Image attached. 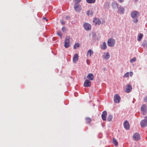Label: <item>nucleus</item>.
Here are the masks:
<instances>
[{"instance_id":"1","label":"nucleus","mask_w":147,"mask_h":147,"mask_svg":"<svg viewBox=\"0 0 147 147\" xmlns=\"http://www.w3.org/2000/svg\"><path fill=\"white\" fill-rule=\"evenodd\" d=\"M70 38L69 36H66L65 38L64 46L66 48H67L70 46L69 39Z\"/></svg>"},{"instance_id":"2","label":"nucleus","mask_w":147,"mask_h":147,"mask_svg":"<svg viewBox=\"0 0 147 147\" xmlns=\"http://www.w3.org/2000/svg\"><path fill=\"white\" fill-rule=\"evenodd\" d=\"M115 43V40L114 39L110 38L107 41V45L109 47H112L114 46Z\"/></svg>"},{"instance_id":"3","label":"nucleus","mask_w":147,"mask_h":147,"mask_svg":"<svg viewBox=\"0 0 147 147\" xmlns=\"http://www.w3.org/2000/svg\"><path fill=\"white\" fill-rule=\"evenodd\" d=\"M121 97L117 94L115 95L114 97V102L116 103H119L120 101Z\"/></svg>"},{"instance_id":"4","label":"nucleus","mask_w":147,"mask_h":147,"mask_svg":"<svg viewBox=\"0 0 147 147\" xmlns=\"http://www.w3.org/2000/svg\"><path fill=\"white\" fill-rule=\"evenodd\" d=\"M139 16V12L136 11H132L131 13V16L132 18H137Z\"/></svg>"},{"instance_id":"5","label":"nucleus","mask_w":147,"mask_h":147,"mask_svg":"<svg viewBox=\"0 0 147 147\" xmlns=\"http://www.w3.org/2000/svg\"><path fill=\"white\" fill-rule=\"evenodd\" d=\"M78 3H76L74 5V9L75 10L76 12L80 11L81 10V8L80 4Z\"/></svg>"},{"instance_id":"6","label":"nucleus","mask_w":147,"mask_h":147,"mask_svg":"<svg viewBox=\"0 0 147 147\" xmlns=\"http://www.w3.org/2000/svg\"><path fill=\"white\" fill-rule=\"evenodd\" d=\"M83 26L85 29L87 31H89L91 29V26L90 24L88 23H85L83 24Z\"/></svg>"},{"instance_id":"7","label":"nucleus","mask_w":147,"mask_h":147,"mask_svg":"<svg viewBox=\"0 0 147 147\" xmlns=\"http://www.w3.org/2000/svg\"><path fill=\"white\" fill-rule=\"evenodd\" d=\"M123 126L124 128L126 129H129L130 128V125L129 124L128 122V121L127 120H126L124 121L123 123Z\"/></svg>"},{"instance_id":"8","label":"nucleus","mask_w":147,"mask_h":147,"mask_svg":"<svg viewBox=\"0 0 147 147\" xmlns=\"http://www.w3.org/2000/svg\"><path fill=\"white\" fill-rule=\"evenodd\" d=\"M133 138L135 140L137 141L140 139V137L139 134L135 133L133 135Z\"/></svg>"},{"instance_id":"9","label":"nucleus","mask_w":147,"mask_h":147,"mask_svg":"<svg viewBox=\"0 0 147 147\" xmlns=\"http://www.w3.org/2000/svg\"><path fill=\"white\" fill-rule=\"evenodd\" d=\"M91 82L88 80H86L84 84V86L85 87H89L91 86Z\"/></svg>"},{"instance_id":"10","label":"nucleus","mask_w":147,"mask_h":147,"mask_svg":"<svg viewBox=\"0 0 147 147\" xmlns=\"http://www.w3.org/2000/svg\"><path fill=\"white\" fill-rule=\"evenodd\" d=\"M107 115V111H105L102 112L101 115V117L103 120L105 121L106 120V117Z\"/></svg>"},{"instance_id":"11","label":"nucleus","mask_w":147,"mask_h":147,"mask_svg":"<svg viewBox=\"0 0 147 147\" xmlns=\"http://www.w3.org/2000/svg\"><path fill=\"white\" fill-rule=\"evenodd\" d=\"M140 125L142 127H145L147 125V120L144 119L141 121Z\"/></svg>"},{"instance_id":"12","label":"nucleus","mask_w":147,"mask_h":147,"mask_svg":"<svg viewBox=\"0 0 147 147\" xmlns=\"http://www.w3.org/2000/svg\"><path fill=\"white\" fill-rule=\"evenodd\" d=\"M78 55L77 53L75 54L73 58V60L74 63H76L78 60Z\"/></svg>"},{"instance_id":"13","label":"nucleus","mask_w":147,"mask_h":147,"mask_svg":"<svg viewBox=\"0 0 147 147\" xmlns=\"http://www.w3.org/2000/svg\"><path fill=\"white\" fill-rule=\"evenodd\" d=\"M94 74L92 73L89 74L87 76V78L88 79L91 80H92L94 79Z\"/></svg>"},{"instance_id":"14","label":"nucleus","mask_w":147,"mask_h":147,"mask_svg":"<svg viewBox=\"0 0 147 147\" xmlns=\"http://www.w3.org/2000/svg\"><path fill=\"white\" fill-rule=\"evenodd\" d=\"M93 22L96 25H98L101 23V21L99 19H94Z\"/></svg>"},{"instance_id":"15","label":"nucleus","mask_w":147,"mask_h":147,"mask_svg":"<svg viewBox=\"0 0 147 147\" xmlns=\"http://www.w3.org/2000/svg\"><path fill=\"white\" fill-rule=\"evenodd\" d=\"M132 89V88L130 84H128L126 86V88L125 92L127 93H129L131 91Z\"/></svg>"},{"instance_id":"16","label":"nucleus","mask_w":147,"mask_h":147,"mask_svg":"<svg viewBox=\"0 0 147 147\" xmlns=\"http://www.w3.org/2000/svg\"><path fill=\"white\" fill-rule=\"evenodd\" d=\"M103 56L105 59H107L109 58L110 55L108 52H106L104 53Z\"/></svg>"},{"instance_id":"17","label":"nucleus","mask_w":147,"mask_h":147,"mask_svg":"<svg viewBox=\"0 0 147 147\" xmlns=\"http://www.w3.org/2000/svg\"><path fill=\"white\" fill-rule=\"evenodd\" d=\"M124 8L123 7H120L119 8L118 12L120 13H124Z\"/></svg>"},{"instance_id":"18","label":"nucleus","mask_w":147,"mask_h":147,"mask_svg":"<svg viewBox=\"0 0 147 147\" xmlns=\"http://www.w3.org/2000/svg\"><path fill=\"white\" fill-rule=\"evenodd\" d=\"M141 109L142 111L143 112H145L146 111V107L145 105H143L142 106Z\"/></svg>"},{"instance_id":"19","label":"nucleus","mask_w":147,"mask_h":147,"mask_svg":"<svg viewBox=\"0 0 147 147\" xmlns=\"http://www.w3.org/2000/svg\"><path fill=\"white\" fill-rule=\"evenodd\" d=\"M107 48L106 43L105 42H104L101 46V48L103 50H105Z\"/></svg>"},{"instance_id":"20","label":"nucleus","mask_w":147,"mask_h":147,"mask_svg":"<svg viewBox=\"0 0 147 147\" xmlns=\"http://www.w3.org/2000/svg\"><path fill=\"white\" fill-rule=\"evenodd\" d=\"M143 36V35L142 34L140 33L138 34V36L137 40L138 41H140Z\"/></svg>"},{"instance_id":"21","label":"nucleus","mask_w":147,"mask_h":147,"mask_svg":"<svg viewBox=\"0 0 147 147\" xmlns=\"http://www.w3.org/2000/svg\"><path fill=\"white\" fill-rule=\"evenodd\" d=\"M112 6L114 9H116L118 7V4L115 2H113L112 4Z\"/></svg>"},{"instance_id":"22","label":"nucleus","mask_w":147,"mask_h":147,"mask_svg":"<svg viewBox=\"0 0 147 147\" xmlns=\"http://www.w3.org/2000/svg\"><path fill=\"white\" fill-rule=\"evenodd\" d=\"M94 53L93 51L91 49H89L87 53V56L88 55V54H89L90 56L91 57V55L93 54Z\"/></svg>"},{"instance_id":"23","label":"nucleus","mask_w":147,"mask_h":147,"mask_svg":"<svg viewBox=\"0 0 147 147\" xmlns=\"http://www.w3.org/2000/svg\"><path fill=\"white\" fill-rule=\"evenodd\" d=\"M85 120L86 123H90L92 121L91 118L89 117H86L85 118Z\"/></svg>"},{"instance_id":"24","label":"nucleus","mask_w":147,"mask_h":147,"mask_svg":"<svg viewBox=\"0 0 147 147\" xmlns=\"http://www.w3.org/2000/svg\"><path fill=\"white\" fill-rule=\"evenodd\" d=\"M142 45L144 47H147V40H144L142 44Z\"/></svg>"},{"instance_id":"25","label":"nucleus","mask_w":147,"mask_h":147,"mask_svg":"<svg viewBox=\"0 0 147 147\" xmlns=\"http://www.w3.org/2000/svg\"><path fill=\"white\" fill-rule=\"evenodd\" d=\"M112 118H113L112 115H108V117L107 120L109 121H112Z\"/></svg>"},{"instance_id":"26","label":"nucleus","mask_w":147,"mask_h":147,"mask_svg":"<svg viewBox=\"0 0 147 147\" xmlns=\"http://www.w3.org/2000/svg\"><path fill=\"white\" fill-rule=\"evenodd\" d=\"M113 144L116 146L118 145V143L115 138H113Z\"/></svg>"},{"instance_id":"27","label":"nucleus","mask_w":147,"mask_h":147,"mask_svg":"<svg viewBox=\"0 0 147 147\" xmlns=\"http://www.w3.org/2000/svg\"><path fill=\"white\" fill-rule=\"evenodd\" d=\"M80 44L78 43H76L74 46V49H76L80 46Z\"/></svg>"},{"instance_id":"28","label":"nucleus","mask_w":147,"mask_h":147,"mask_svg":"<svg viewBox=\"0 0 147 147\" xmlns=\"http://www.w3.org/2000/svg\"><path fill=\"white\" fill-rule=\"evenodd\" d=\"M86 1L88 3H94L95 2L96 0H86Z\"/></svg>"},{"instance_id":"29","label":"nucleus","mask_w":147,"mask_h":147,"mask_svg":"<svg viewBox=\"0 0 147 147\" xmlns=\"http://www.w3.org/2000/svg\"><path fill=\"white\" fill-rule=\"evenodd\" d=\"M93 14V13L91 11L88 10L87 12V14L88 16L92 15Z\"/></svg>"},{"instance_id":"30","label":"nucleus","mask_w":147,"mask_h":147,"mask_svg":"<svg viewBox=\"0 0 147 147\" xmlns=\"http://www.w3.org/2000/svg\"><path fill=\"white\" fill-rule=\"evenodd\" d=\"M129 72H127L123 76L124 78H127L129 77Z\"/></svg>"},{"instance_id":"31","label":"nucleus","mask_w":147,"mask_h":147,"mask_svg":"<svg viewBox=\"0 0 147 147\" xmlns=\"http://www.w3.org/2000/svg\"><path fill=\"white\" fill-rule=\"evenodd\" d=\"M136 61V58H134L131 59L130 60V62L131 63H133L134 62H135Z\"/></svg>"},{"instance_id":"32","label":"nucleus","mask_w":147,"mask_h":147,"mask_svg":"<svg viewBox=\"0 0 147 147\" xmlns=\"http://www.w3.org/2000/svg\"><path fill=\"white\" fill-rule=\"evenodd\" d=\"M57 35L60 36V38H61L62 37V35L61 33L60 32H58L57 33Z\"/></svg>"},{"instance_id":"33","label":"nucleus","mask_w":147,"mask_h":147,"mask_svg":"<svg viewBox=\"0 0 147 147\" xmlns=\"http://www.w3.org/2000/svg\"><path fill=\"white\" fill-rule=\"evenodd\" d=\"M66 30L67 29L65 27H63L62 28V30L63 32H65Z\"/></svg>"},{"instance_id":"34","label":"nucleus","mask_w":147,"mask_h":147,"mask_svg":"<svg viewBox=\"0 0 147 147\" xmlns=\"http://www.w3.org/2000/svg\"><path fill=\"white\" fill-rule=\"evenodd\" d=\"M74 1L76 2V3H79L82 0H74Z\"/></svg>"},{"instance_id":"35","label":"nucleus","mask_w":147,"mask_h":147,"mask_svg":"<svg viewBox=\"0 0 147 147\" xmlns=\"http://www.w3.org/2000/svg\"><path fill=\"white\" fill-rule=\"evenodd\" d=\"M144 101L145 102L147 103V97L144 98Z\"/></svg>"},{"instance_id":"36","label":"nucleus","mask_w":147,"mask_h":147,"mask_svg":"<svg viewBox=\"0 0 147 147\" xmlns=\"http://www.w3.org/2000/svg\"><path fill=\"white\" fill-rule=\"evenodd\" d=\"M133 21L135 23H137L138 21L137 19H135L133 20Z\"/></svg>"},{"instance_id":"37","label":"nucleus","mask_w":147,"mask_h":147,"mask_svg":"<svg viewBox=\"0 0 147 147\" xmlns=\"http://www.w3.org/2000/svg\"><path fill=\"white\" fill-rule=\"evenodd\" d=\"M61 22L63 25H64L65 24V23L63 21V20H61Z\"/></svg>"},{"instance_id":"38","label":"nucleus","mask_w":147,"mask_h":147,"mask_svg":"<svg viewBox=\"0 0 147 147\" xmlns=\"http://www.w3.org/2000/svg\"><path fill=\"white\" fill-rule=\"evenodd\" d=\"M86 62L88 65L90 64V61L88 59H87L86 61Z\"/></svg>"},{"instance_id":"39","label":"nucleus","mask_w":147,"mask_h":147,"mask_svg":"<svg viewBox=\"0 0 147 147\" xmlns=\"http://www.w3.org/2000/svg\"><path fill=\"white\" fill-rule=\"evenodd\" d=\"M118 0L120 2V3H122L124 1V0Z\"/></svg>"},{"instance_id":"40","label":"nucleus","mask_w":147,"mask_h":147,"mask_svg":"<svg viewBox=\"0 0 147 147\" xmlns=\"http://www.w3.org/2000/svg\"><path fill=\"white\" fill-rule=\"evenodd\" d=\"M133 74V73L132 72H130V76H132Z\"/></svg>"},{"instance_id":"41","label":"nucleus","mask_w":147,"mask_h":147,"mask_svg":"<svg viewBox=\"0 0 147 147\" xmlns=\"http://www.w3.org/2000/svg\"><path fill=\"white\" fill-rule=\"evenodd\" d=\"M43 19V20H46V21H47L48 20V19Z\"/></svg>"},{"instance_id":"42","label":"nucleus","mask_w":147,"mask_h":147,"mask_svg":"<svg viewBox=\"0 0 147 147\" xmlns=\"http://www.w3.org/2000/svg\"><path fill=\"white\" fill-rule=\"evenodd\" d=\"M135 2H137L138 1V0H134Z\"/></svg>"},{"instance_id":"43","label":"nucleus","mask_w":147,"mask_h":147,"mask_svg":"<svg viewBox=\"0 0 147 147\" xmlns=\"http://www.w3.org/2000/svg\"><path fill=\"white\" fill-rule=\"evenodd\" d=\"M42 18H44V19L47 18V17H43Z\"/></svg>"},{"instance_id":"44","label":"nucleus","mask_w":147,"mask_h":147,"mask_svg":"<svg viewBox=\"0 0 147 147\" xmlns=\"http://www.w3.org/2000/svg\"><path fill=\"white\" fill-rule=\"evenodd\" d=\"M145 118L147 119V117H146Z\"/></svg>"},{"instance_id":"45","label":"nucleus","mask_w":147,"mask_h":147,"mask_svg":"<svg viewBox=\"0 0 147 147\" xmlns=\"http://www.w3.org/2000/svg\"><path fill=\"white\" fill-rule=\"evenodd\" d=\"M67 18H69V17H68V16H67Z\"/></svg>"}]
</instances>
